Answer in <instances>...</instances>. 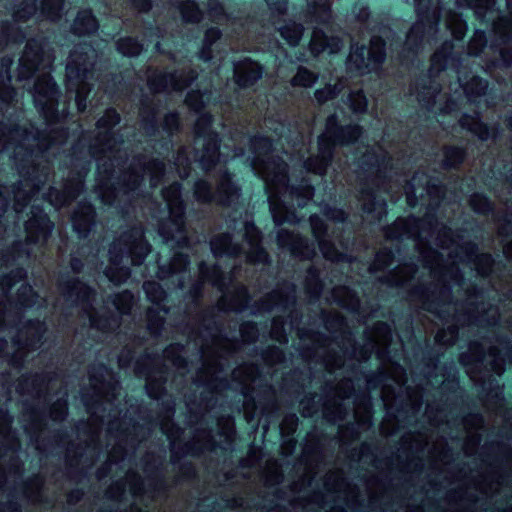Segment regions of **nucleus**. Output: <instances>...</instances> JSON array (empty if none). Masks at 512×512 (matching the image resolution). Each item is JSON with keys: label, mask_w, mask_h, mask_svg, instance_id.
<instances>
[{"label": "nucleus", "mask_w": 512, "mask_h": 512, "mask_svg": "<svg viewBox=\"0 0 512 512\" xmlns=\"http://www.w3.org/2000/svg\"><path fill=\"white\" fill-rule=\"evenodd\" d=\"M65 0H42L38 7L37 0H22L15 5L13 19L15 22H25L39 12L43 19L56 22L63 16Z\"/></svg>", "instance_id": "cd10ccee"}, {"label": "nucleus", "mask_w": 512, "mask_h": 512, "mask_svg": "<svg viewBox=\"0 0 512 512\" xmlns=\"http://www.w3.org/2000/svg\"><path fill=\"white\" fill-rule=\"evenodd\" d=\"M481 460L491 468L492 473L490 479L486 476L483 477L478 483L477 489L487 497L499 495L506 480V473L502 469V461H498V459L490 460L488 455L484 453Z\"/></svg>", "instance_id": "72a5a7b5"}, {"label": "nucleus", "mask_w": 512, "mask_h": 512, "mask_svg": "<svg viewBox=\"0 0 512 512\" xmlns=\"http://www.w3.org/2000/svg\"><path fill=\"white\" fill-rule=\"evenodd\" d=\"M297 287L284 281L276 289L255 301L251 313L254 315L279 310L284 315L272 319L270 337L280 344L288 343L286 326L295 329L299 353L309 366L310 383L320 384L321 394L311 393L301 401L303 417H313L320 410L324 419L332 424L343 421L352 411L353 422L338 427L342 449L359 439L363 432L373 426V409L369 391L355 395L353 406L346 404L355 394V381L365 380L370 375L387 367L394 351L392 327L378 321L366 327L364 343L358 345L347 324L346 318L338 311L317 307L308 315V325L324 324L330 336L313 329L301 327L302 313L297 309Z\"/></svg>", "instance_id": "7ed1b4c3"}, {"label": "nucleus", "mask_w": 512, "mask_h": 512, "mask_svg": "<svg viewBox=\"0 0 512 512\" xmlns=\"http://www.w3.org/2000/svg\"><path fill=\"white\" fill-rule=\"evenodd\" d=\"M311 230L318 247L325 259L331 262H352L344 253L340 252L333 243V237L328 232V226L324 220L317 214H313L309 218Z\"/></svg>", "instance_id": "c756f323"}, {"label": "nucleus", "mask_w": 512, "mask_h": 512, "mask_svg": "<svg viewBox=\"0 0 512 512\" xmlns=\"http://www.w3.org/2000/svg\"><path fill=\"white\" fill-rule=\"evenodd\" d=\"M117 50L129 57L137 56L141 53L143 45L133 37H123L116 42Z\"/></svg>", "instance_id": "603ef678"}, {"label": "nucleus", "mask_w": 512, "mask_h": 512, "mask_svg": "<svg viewBox=\"0 0 512 512\" xmlns=\"http://www.w3.org/2000/svg\"><path fill=\"white\" fill-rule=\"evenodd\" d=\"M143 290L147 299L154 304L147 310V330L144 332L149 333L151 336H159L169 312L166 305L163 304L166 299V292L159 283L152 280L144 282Z\"/></svg>", "instance_id": "bb28decb"}, {"label": "nucleus", "mask_w": 512, "mask_h": 512, "mask_svg": "<svg viewBox=\"0 0 512 512\" xmlns=\"http://www.w3.org/2000/svg\"><path fill=\"white\" fill-rule=\"evenodd\" d=\"M203 279L198 275L188 289V303L183 311L182 319L175 324L177 333L186 337V345L172 343L162 355L151 347L164 335L162 326L159 336L145 333V328L133 329L129 341L118 355L120 368H127L138 354L134 373L144 378L147 394L156 400L166 394V382L170 368L176 375L171 385L184 394L189 412L188 424L193 428L190 440L181 444L184 430L173 422L175 413L174 402L163 401L161 413L156 417L150 416L140 424L116 404L119 395L117 375L104 364H93L89 367V387L81 389V401L89 414L88 419L81 420V426L88 430L85 447L68 441L66 431H57L48 435L47 417L54 422H63L68 415V392L62 379V368L51 361L40 373L22 375L17 380L16 391L23 397L21 422L30 444L41 454L52 453L55 448L66 447L65 463L69 478L73 474H85V469L92 466L93 457L100 447V432L107 425L108 435L115 443L108 454L107 461L97 470L99 480L107 477L113 465L126 470L125 476L112 482L106 490V497L117 506L126 499L127 488L132 498L148 507L159 498L166 499L172 487L196 477V469L191 461H182L184 456L199 457L206 451H214L222 446L215 439L212 427L205 417L210 411H192L188 406V398L201 402L204 386L197 380V372L201 361L194 347L193 337L186 331L185 326L197 331L203 319L201 299L203 295ZM119 508V507H116Z\"/></svg>", "instance_id": "f257e3e1"}, {"label": "nucleus", "mask_w": 512, "mask_h": 512, "mask_svg": "<svg viewBox=\"0 0 512 512\" xmlns=\"http://www.w3.org/2000/svg\"><path fill=\"white\" fill-rule=\"evenodd\" d=\"M299 419L295 413L286 414L280 424V433L283 437L292 436L298 427Z\"/></svg>", "instance_id": "052dcab7"}, {"label": "nucleus", "mask_w": 512, "mask_h": 512, "mask_svg": "<svg viewBox=\"0 0 512 512\" xmlns=\"http://www.w3.org/2000/svg\"><path fill=\"white\" fill-rule=\"evenodd\" d=\"M52 62V55L45 50L43 39L32 38L27 41L18 66V80L29 79L36 71H42L33 86V99L47 125L58 123L63 118L58 110L60 91L50 72L45 71Z\"/></svg>", "instance_id": "ddd939ff"}, {"label": "nucleus", "mask_w": 512, "mask_h": 512, "mask_svg": "<svg viewBox=\"0 0 512 512\" xmlns=\"http://www.w3.org/2000/svg\"><path fill=\"white\" fill-rule=\"evenodd\" d=\"M182 187L174 182L161 191L163 203L151 202L152 217L158 222V231L163 241L171 246L190 248L191 241L185 226V204Z\"/></svg>", "instance_id": "2eb2a0df"}, {"label": "nucleus", "mask_w": 512, "mask_h": 512, "mask_svg": "<svg viewBox=\"0 0 512 512\" xmlns=\"http://www.w3.org/2000/svg\"><path fill=\"white\" fill-rule=\"evenodd\" d=\"M263 67L250 58L234 63L233 79L240 89L252 88L262 77Z\"/></svg>", "instance_id": "473e14b6"}, {"label": "nucleus", "mask_w": 512, "mask_h": 512, "mask_svg": "<svg viewBox=\"0 0 512 512\" xmlns=\"http://www.w3.org/2000/svg\"><path fill=\"white\" fill-rule=\"evenodd\" d=\"M277 243L280 247L286 248L294 257L311 259L316 255V247L313 241L285 228L278 230Z\"/></svg>", "instance_id": "2f4dec72"}, {"label": "nucleus", "mask_w": 512, "mask_h": 512, "mask_svg": "<svg viewBox=\"0 0 512 512\" xmlns=\"http://www.w3.org/2000/svg\"><path fill=\"white\" fill-rule=\"evenodd\" d=\"M12 423L13 417L8 410L0 407V492L6 484L7 473L21 477L23 472V463L18 455L21 444Z\"/></svg>", "instance_id": "4be33fe9"}, {"label": "nucleus", "mask_w": 512, "mask_h": 512, "mask_svg": "<svg viewBox=\"0 0 512 512\" xmlns=\"http://www.w3.org/2000/svg\"><path fill=\"white\" fill-rule=\"evenodd\" d=\"M484 31L477 29L468 44V53L457 50L451 41H445L431 57L428 75L411 87L420 105L434 114H450L465 102L480 108L487 96L488 81L479 76L467 78L470 56H478L486 47Z\"/></svg>", "instance_id": "0eeeda50"}, {"label": "nucleus", "mask_w": 512, "mask_h": 512, "mask_svg": "<svg viewBox=\"0 0 512 512\" xmlns=\"http://www.w3.org/2000/svg\"><path fill=\"white\" fill-rule=\"evenodd\" d=\"M445 25L456 40H461L467 30L466 22L462 19V16L452 10L446 12Z\"/></svg>", "instance_id": "a18cd8bd"}, {"label": "nucleus", "mask_w": 512, "mask_h": 512, "mask_svg": "<svg viewBox=\"0 0 512 512\" xmlns=\"http://www.w3.org/2000/svg\"><path fill=\"white\" fill-rule=\"evenodd\" d=\"M350 109L354 113H364L367 110V98L361 90L351 91L347 96Z\"/></svg>", "instance_id": "bf43d9fd"}, {"label": "nucleus", "mask_w": 512, "mask_h": 512, "mask_svg": "<svg viewBox=\"0 0 512 512\" xmlns=\"http://www.w3.org/2000/svg\"><path fill=\"white\" fill-rule=\"evenodd\" d=\"M179 126L180 122L177 113H168L165 115L162 123V129L167 133L168 137L173 135L174 132L178 131Z\"/></svg>", "instance_id": "e2e57ef3"}, {"label": "nucleus", "mask_w": 512, "mask_h": 512, "mask_svg": "<svg viewBox=\"0 0 512 512\" xmlns=\"http://www.w3.org/2000/svg\"><path fill=\"white\" fill-rule=\"evenodd\" d=\"M120 121L117 110L108 108L97 120L98 132L89 140L87 149L82 146V139L73 147L71 170L62 189L52 190L53 203L63 205L81 194L92 159L97 161L96 189L102 203L114 206L123 214L136 206L145 175H149L151 187L161 183L165 174L163 160L139 154L127 166L128 153L121 148L122 136L113 130Z\"/></svg>", "instance_id": "423d86ee"}, {"label": "nucleus", "mask_w": 512, "mask_h": 512, "mask_svg": "<svg viewBox=\"0 0 512 512\" xmlns=\"http://www.w3.org/2000/svg\"><path fill=\"white\" fill-rule=\"evenodd\" d=\"M417 271L418 265L411 259L409 262L399 264L386 275L379 277L378 282L380 285H386L390 288H406Z\"/></svg>", "instance_id": "c9c22d12"}, {"label": "nucleus", "mask_w": 512, "mask_h": 512, "mask_svg": "<svg viewBox=\"0 0 512 512\" xmlns=\"http://www.w3.org/2000/svg\"><path fill=\"white\" fill-rule=\"evenodd\" d=\"M189 255L182 252H175L167 264L158 262L157 277L160 280H168L173 286L184 289L187 282H191L189 272Z\"/></svg>", "instance_id": "c85d7f7f"}, {"label": "nucleus", "mask_w": 512, "mask_h": 512, "mask_svg": "<svg viewBox=\"0 0 512 512\" xmlns=\"http://www.w3.org/2000/svg\"><path fill=\"white\" fill-rule=\"evenodd\" d=\"M434 353L428 351L423 357L421 374L423 379L415 386L406 385V369L399 363L402 350L396 349L387 367L367 379V390L381 388L380 397L386 410V416L380 425V433L384 437L397 434L401 429L417 423L418 415L423 405V397L429 389H435L432 399H427L424 416L433 428L447 425L448 428H461L467 432L463 442V451L466 457H474L482 442L481 430L485 420L480 413H469L458 417L456 411L459 399L457 370L454 362L443 367L438 366L439 358L443 355L440 346Z\"/></svg>", "instance_id": "39448f33"}, {"label": "nucleus", "mask_w": 512, "mask_h": 512, "mask_svg": "<svg viewBox=\"0 0 512 512\" xmlns=\"http://www.w3.org/2000/svg\"><path fill=\"white\" fill-rule=\"evenodd\" d=\"M429 453L435 458L436 461H439L444 465L451 464L453 460L452 449L446 439H442L441 441L433 444L429 450Z\"/></svg>", "instance_id": "3c124183"}, {"label": "nucleus", "mask_w": 512, "mask_h": 512, "mask_svg": "<svg viewBox=\"0 0 512 512\" xmlns=\"http://www.w3.org/2000/svg\"><path fill=\"white\" fill-rule=\"evenodd\" d=\"M268 11L261 15L248 16L245 22L240 23L239 30H235L238 38L259 44L265 43L263 39L272 31H277L281 37L291 46L298 44L303 26L294 21H285L277 26L278 19L285 15L288 0H265Z\"/></svg>", "instance_id": "f3484780"}, {"label": "nucleus", "mask_w": 512, "mask_h": 512, "mask_svg": "<svg viewBox=\"0 0 512 512\" xmlns=\"http://www.w3.org/2000/svg\"><path fill=\"white\" fill-rule=\"evenodd\" d=\"M198 274L205 282L210 283L221 297L216 305L203 310V319L197 331L185 326L193 337L201 367L196 380L204 386L201 402L188 398V406L192 411H212L218 404L219 397L226 396L228 390H235L243 397L244 417L247 423L255 420L258 406L262 413L279 410L277 391L273 385L261 378V366L258 363L244 362L232 370L231 379L227 371L232 363L237 362L243 344L257 341L258 326L255 322L239 323L231 316V312H243L249 306L251 296L247 287L234 282L219 265L209 266L205 261L198 265Z\"/></svg>", "instance_id": "20e7f679"}, {"label": "nucleus", "mask_w": 512, "mask_h": 512, "mask_svg": "<svg viewBox=\"0 0 512 512\" xmlns=\"http://www.w3.org/2000/svg\"><path fill=\"white\" fill-rule=\"evenodd\" d=\"M385 59V41L379 36H373L370 46H354L349 54V64L358 72L365 73L377 70Z\"/></svg>", "instance_id": "a878e982"}, {"label": "nucleus", "mask_w": 512, "mask_h": 512, "mask_svg": "<svg viewBox=\"0 0 512 512\" xmlns=\"http://www.w3.org/2000/svg\"><path fill=\"white\" fill-rule=\"evenodd\" d=\"M99 260V249L83 245L73 252L70 257V272L61 271L57 278V289L60 299L54 304V309L60 311L63 326H69V318L76 316L80 328H75L72 342L83 339L84 331L88 338L94 341L101 340L98 333H109L120 328L119 315L108 309L99 312L95 306L96 291L89 286L80 275L92 276L103 267Z\"/></svg>", "instance_id": "6e6552de"}, {"label": "nucleus", "mask_w": 512, "mask_h": 512, "mask_svg": "<svg viewBox=\"0 0 512 512\" xmlns=\"http://www.w3.org/2000/svg\"><path fill=\"white\" fill-rule=\"evenodd\" d=\"M443 161L441 167L444 170L458 168L465 159L466 152L464 149L456 146H445L443 151Z\"/></svg>", "instance_id": "49530a36"}, {"label": "nucleus", "mask_w": 512, "mask_h": 512, "mask_svg": "<svg viewBox=\"0 0 512 512\" xmlns=\"http://www.w3.org/2000/svg\"><path fill=\"white\" fill-rule=\"evenodd\" d=\"M159 101L155 95H144L140 100V127L148 137H156L159 133L157 124Z\"/></svg>", "instance_id": "f704fd0d"}, {"label": "nucleus", "mask_w": 512, "mask_h": 512, "mask_svg": "<svg viewBox=\"0 0 512 512\" xmlns=\"http://www.w3.org/2000/svg\"><path fill=\"white\" fill-rule=\"evenodd\" d=\"M191 159L188 155V148L181 146L174 157V165L182 179L187 178L191 172Z\"/></svg>", "instance_id": "864d4df0"}, {"label": "nucleus", "mask_w": 512, "mask_h": 512, "mask_svg": "<svg viewBox=\"0 0 512 512\" xmlns=\"http://www.w3.org/2000/svg\"><path fill=\"white\" fill-rule=\"evenodd\" d=\"M341 89H339L336 85H327L323 89H318L315 91V98L319 104H323L330 99L335 98Z\"/></svg>", "instance_id": "680f3d73"}, {"label": "nucleus", "mask_w": 512, "mask_h": 512, "mask_svg": "<svg viewBox=\"0 0 512 512\" xmlns=\"http://www.w3.org/2000/svg\"><path fill=\"white\" fill-rule=\"evenodd\" d=\"M261 358L268 366H274L285 361V353L281 348L271 345L262 351Z\"/></svg>", "instance_id": "13d9d810"}, {"label": "nucleus", "mask_w": 512, "mask_h": 512, "mask_svg": "<svg viewBox=\"0 0 512 512\" xmlns=\"http://www.w3.org/2000/svg\"><path fill=\"white\" fill-rule=\"evenodd\" d=\"M309 13L311 19L317 23H328L331 18V10L328 2L316 3L314 2Z\"/></svg>", "instance_id": "6e6d98bb"}, {"label": "nucleus", "mask_w": 512, "mask_h": 512, "mask_svg": "<svg viewBox=\"0 0 512 512\" xmlns=\"http://www.w3.org/2000/svg\"><path fill=\"white\" fill-rule=\"evenodd\" d=\"M431 429L422 431H408L400 439V446L405 455L396 453V455L387 456L380 459L376 453V447L369 442H362L358 448H352L348 451L347 457L356 463L367 464L376 470L386 471L391 474L395 464L399 472L407 476L406 482L410 483L413 476H419L423 473L425 467L424 456L430 446Z\"/></svg>", "instance_id": "f8f14e48"}, {"label": "nucleus", "mask_w": 512, "mask_h": 512, "mask_svg": "<svg viewBox=\"0 0 512 512\" xmlns=\"http://www.w3.org/2000/svg\"><path fill=\"white\" fill-rule=\"evenodd\" d=\"M150 251L151 245L145 239L142 224L133 226L110 245L105 276L120 285L130 277V265H141Z\"/></svg>", "instance_id": "dca6fc26"}, {"label": "nucleus", "mask_w": 512, "mask_h": 512, "mask_svg": "<svg viewBox=\"0 0 512 512\" xmlns=\"http://www.w3.org/2000/svg\"><path fill=\"white\" fill-rule=\"evenodd\" d=\"M322 212L326 218L337 223H343L347 217L346 213L342 209L331 207L329 205H325Z\"/></svg>", "instance_id": "0e129e2a"}, {"label": "nucleus", "mask_w": 512, "mask_h": 512, "mask_svg": "<svg viewBox=\"0 0 512 512\" xmlns=\"http://www.w3.org/2000/svg\"><path fill=\"white\" fill-rule=\"evenodd\" d=\"M355 189L370 222H380L386 215V202L378 192L389 194L392 201L404 194L411 207L427 205L423 218H398L384 229L385 238L395 246V251L392 247L380 248L368 271L373 274L389 267L396 253L400 255L399 244L411 241L417 260L432 280L410 288L409 303L447 324L437 332L436 344L453 346L460 328H467L475 337L468 351L459 355V362L480 388L487 410L501 414L503 386L496 376L504 373L506 362L512 364V341L501 329L512 334V316L502 325L498 307L486 306L482 288L466 282L459 264L468 265L478 276L488 279L491 288L506 300H512L511 269L495 262L491 254L479 253L477 243L463 240L462 230L440 225L436 210L445 195L442 180L421 170L408 180L404 168L399 163L395 165L381 145L366 146L358 158Z\"/></svg>", "instance_id": "f03ea898"}, {"label": "nucleus", "mask_w": 512, "mask_h": 512, "mask_svg": "<svg viewBox=\"0 0 512 512\" xmlns=\"http://www.w3.org/2000/svg\"><path fill=\"white\" fill-rule=\"evenodd\" d=\"M495 196L504 205V211H495L493 203L481 193H474L469 199L471 208L478 214H492L493 221L497 225L498 235L507 238L512 235V190L504 192L495 191Z\"/></svg>", "instance_id": "b1692460"}, {"label": "nucleus", "mask_w": 512, "mask_h": 512, "mask_svg": "<svg viewBox=\"0 0 512 512\" xmlns=\"http://www.w3.org/2000/svg\"><path fill=\"white\" fill-rule=\"evenodd\" d=\"M95 209L92 204L88 202H79L75 208L71 220L74 230L78 233L80 238L85 239L92 227L95 225Z\"/></svg>", "instance_id": "e433bc0d"}, {"label": "nucleus", "mask_w": 512, "mask_h": 512, "mask_svg": "<svg viewBox=\"0 0 512 512\" xmlns=\"http://www.w3.org/2000/svg\"><path fill=\"white\" fill-rule=\"evenodd\" d=\"M249 145L253 154L250 165L264 180L275 224L297 222L296 208L304 207L314 195L310 180L303 177L299 184H289L288 165L281 157L272 155L270 138L255 135L249 139Z\"/></svg>", "instance_id": "1a4fd4ad"}, {"label": "nucleus", "mask_w": 512, "mask_h": 512, "mask_svg": "<svg viewBox=\"0 0 512 512\" xmlns=\"http://www.w3.org/2000/svg\"><path fill=\"white\" fill-rule=\"evenodd\" d=\"M97 61L96 49L87 42L79 43L69 55L66 64V90L69 99L75 98L78 112L87 108L86 99L91 92Z\"/></svg>", "instance_id": "a211bd4d"}, {"label": "nucleus", "mask_w": 512, "mask_h": 512, "mask_svg": "<svg viewBox=\"0 0 512 512\" xmlns=\"http://www.w3.org/2000/svg\"><path fill=\"white\" fill-rule=\"evenodd\" d=\"M459 124L463 129L468 130L481 141H487L492 137L496 142V132H491L489 127L480 120L479 112H476L475 115L463 114L459 119Z\"/></svg>", "instance_id": "58836bf2"}, {"label": "nucleus", "mask_w": 512, "mask_h": 512, "mask_svg": "<svg viewBox=\"0 0 512 512\" xmlns=\"http://www.w3.org/2000/svg\"><path fill=\"white\" fill-rule=\"evenodd\" d=\"M212 115L201 114L194 127V161L198 162L205 172H210L219 165L213 175L214 187L205 179L194 184V197L199 203L216 204L223 207L234 205L240 197V187L233 181V175L220 165L219 136L211 130Z\"/></svg>", "instance_id": "9d476101"}, {"label": "nucleus", "mask_w": 512, "mask_h": 512, "mask_svg": "<svg viewBox=\"0 0 512 512\" xmlns=\"http://www.w3.org/2000/svg\"><path fill=\"white\" fill-rule=\"evenodd\" d=\"M318 76L306 67H299L297 73L291 80L293 86L311 87L317 80Z\"/></svg>", "instance_id": "4d7b16f0"}, {"label": "nucleus", "mask_w": 512, "mask_h": 512, "mask_svg": "<svg viewBox=\"0 0 512 512\" xmlns=\"http://www.w3.org/2000/svg\"><path fill=\"white\" fill-rule=\"evenodd\" d=\"M363 481L368 488V504L359 486L347 478L342 468L331 469L323 478L325 491H313L311 503L316 512H386L388 505H380L387 492L381 476L371 472Z\"/></svg>", "instance_id": "9b49d317"}, {"label": "nucleus", "mask_w": 512, "mask_h": 512, "mask_svg": "<svg viewBox=\"0 0 512 512\" xmlns=\"http://www.w3.org/2000/svg\"><path fill=\"white\" fill-rule=\"evenodd\" d=\"M211 91L202 92L200 90H192L188 92L185 102L195 112L200 113L209 101Z\"/></svg>", "instance_id": "5fc2aeb1"}, {"label": "nucleus", "mask_w": 512, "mask_h": 512, "mask_svg": "<svg viewBox=\"0 0 512 512\" xmlns=\"http://www.w3.org/2000/svg\"><path fill=\"white\" fill-rule=\"evenodd\" d=\"M359 125H340L336 114L326 120V129L318 137V153L308 157L304 162L306 172L324 175L332 162L334 150L338 145L355 143L362 135Z\"/></svg>", "instance_id": "6ab92c4d"}, {"label": "nucleus", "mask_w": 512, "mask_h": 512, "mask_svg": "<svg viewBox=\"0 0 512 512\" xmlns=\"http://www.w3.org/2000/svg\"><path fill=\"white\" fill-rule=\"evenodd\" d=\"M26 38L25 33L15 24L8 21L2 22L0 25V51H2L9 43H22Z\"/></svg>", "instance_id": "37998d69"}, {"label": "nucleus", "mask_w": 512, "mask_h": 512, "mask_svg": "<svg viewBox=\"0 0 512 512\" xmlns=\"http://www.w3.org/2000/svg\"><path fill=\"white\" fill-rule=\"evenodd\" d=\"M221 37V31L216 27H211L207 29L203 41V46L199 52V58L204 61L211 60L213 56L212 46L219 40Z\"/></svg>", "instance_id": "8fccbe9b"}, {"label": "nucleus", "mask_w": 512, "mask_h": 512, "mask_svg": "<svg viewBox=\"0 0 512 512\" xmlns=\"http://www.w3.org/2000/svg\"><path fill=\"white\" fill-rule=\"evenodd\" d=\"M459 6L474 11L475 17L482 23L492 26L496 36L490 45L491 56L487 60L488 68H509L512 66V0H505L509 15H502L496 0H456Z\"/></svg>", "instance_id": "4468645a"}, {"label": "nucleus", "mask_w": 512, "mask_h": 512, "mask_svg": "<svg viewBox=\"0 0 512 512\" xmlns=\"http://www.w3.org/2000/svg\"><path fill=\"white\" fill-rule=\"evenodd\" d=\"M304 288L310 298V303L315 304L322 293L323 283L320 279V271L314 265H310L307 269Z\"/></svg>", "instance_id": "79ce46f5"}, {"label": "nucleus", "mask_w": 512, "mask_h": 512, "mask_svg": "<svg viewBox=\"0 0 512 512\" xmlns=\"http://www.w3.org/2000/svg\"><path fill=\"white\" fill-rule=\"evenodd\" d=\"M98 28V20L90 9L80 10L72 24V32L79 36L92 35Z\"/></svg>", "instance_id": "ea45409f"}, {"label": "nucleus", "mask_w": 512, "mask_h": 512, "mask_svg": "<svg viewBox=\"0 0 512 512\" xmlns=\"http://www.w3.org/2000/svg\"><path fill=\"white\" fill-rule=\"evenodd\" d=\"M239 233H241V243L236 242L234 235L228 232L213 236L210 240V248L213 255L215 257L222 255L238 257L244 255L248 263H268L269 255L261 246V233L254 223L250 221L241 222Z\"/></svg>", "instance_id": "aec40b11"}, {"label": "nucleus", "mask_w": 512, "mask_h": 512, "mask_svg": "<svg viewBox=\"0 0 512 512\" xmlns=\"http://www.w3.org/2000/svg\"><path fill=\"white\" fill-rule=\"evenodd\" d=\"M45 482V477L40 473L26 479L22 486L24 498L32 504L53 505L54 501L44 494Z\"/></svg>", "instance_id": "4c0bfd02"}, {"label": "nucleus", "mask_w": 512, "mask_h": 512, "mask_svg": "<svg viewBox=\"0 0 512 512\" xmlns=\"http://www.w3.org/2000/svg\"><path fill=\"white\" fill-rule=\"evenodd\" d=\"M196 70H173L170 72L153 69L147 70V84L153 93L165 92L169 89L182 91L197 78Z\"/></svg>", "instance_id": "393cba45"}, {"label": "nucleus", "mask_w": 512, "mask_h": 512, "mask_svg": "<svg viewBox=\"0 0 512 512\" xmlns=\"http://www.w3.org/2000/svg\"><path fill=\"white\" fill-rule=\"evenodd\" d=\"M216 426L220 442L225 445H231L235 437V424L231 416H215Z\"/></svg>", "instance_id": "c03bdc74"}, {"label": "nucleus", "mask_w": 512, "mask_h": 512, "mask_svg": "<svg viewBox=\"0 0 512 512\" xmlns=\"http://www.w3.org/2000/svg\"><path fill=\"white\" fill-rule=\"evenodd\" d=\"M418 21L411 27L406 35L403 45L404 57L415 55L422 47L423 41L435 34L441 19V10L438 0H413Z\"/></svg>", "instance_id": "5701e85b"}, {"label": "nucleus", "mask_w": 512, "mask_h": 512, "mask_svg": "<svg viewBox=\"0 0 512 512\" xmlns=\"http://www.w3.org/2000/svg\"><path fill=\"white\" fill-rule=\"evenodd\" d=\"M284 479V474L280 466L277 464L268 465L263 471V481L265 487L274 489L275 493L271 499H266L264 496L258 495L256 499L249 501L242 495L225 500L226 507L230 509L243 508L247 512H290L289 508L278 503L281 498L280 491L276 488ZM302 499L301 512H316V507L311 503V495ZM196 512H200L198 509Z\"/></svg>", "instance_id": "412c9836"}, {"label": "nucleus", "mask_w": 512, "mask_h": 512, "mask_svg": "<svg viewBox=\"0 0 512 512\" xmlns=\"http://www.w3.org/2000/svg\"><path fill=\"white\" fill-rule=\"evenodd\" d=\"M178 5L182 18L186 22L198 23L202 19V12L193 0H173Z\"/></svg>", "instance_id": "de8ad7c7"}, {"label": "nucleus", "mask_w": 512, "mask_h": 512, "mask_svg": "<svg viewBox=\"0 0 512 512\" xmlns=\"http://www.w3.org/2000/svg\"><path fill=\"white\" fill-rule=\"evenodd\" d=\"M100 512H147V511L142 510L141 508H139L137 506V504L135 502H133L129 505V509L122 510L120 508H110V509L102 508L100 510Z\"/></svg>", "instance_id": "774afa93"}, {"label": "nucleus", "mask_w": 512, "mask_h": 512, "mask_svg": "<svg viewBox=\"0 0 512 512\" xmlns=\"http://www.w3.org/2000/svg\"><path fill=\"white\" fill-rule=\"evenodd\" d=\"M328 303H335L343 309L356 313L361 322L365 323L378 310L379 306L371 308L367 312L361 307L360 298L356 291L350 289L346 285L335 286L330 295L326 298Z\"/></svg>", "instance_id": "7c9ffc66"}, {"label": "nucleus", "mask_w": 512, "mask_h": 512, "mask_svg": "<svg viewBox=\"0 0 512 512\" xmlns=\"http://www.w3.org/2000/svg\"><path fill=\"white\" fill-rule=\"evenodd\" d=\"M309 46L314 55H318L325 50H329L333 53L338 50V39L330 38L323 30L315 28L313 30Z\"/></svg>", "instance_id": "a19ab883"}, {"label": "nucleus", "mask_w": 512, "mask_h": 512, "mask_svg": "<svg viewBox=\"0 0 512 512\" xmlns=\"http://www.w3.org/2000/svg\"><path fill=\"white\" fill-rule=\"evenodd\" d=\"M0 512H22V507L18 501L8 500L0 503Z\"/></svg>", "instance_id": "69168bd1"}, {"label": "nucleus", "mask_w": 512, "mask_h": 512, "mask_svg": "<svg viewBox=\"0 0 512 512\" xmlns=\"http://www.w3.org/2000/svg\"><path fill=\"white\" fill-rule=\"evenodd\" d=\"M83 496L84 491L82 489H73L67 494V503L69 505H75L83 498Z\"/></svg>", "instance_id": "338daca9"}, {"label": "nucleus", "mask_w": 512, "mask_h": 512, "mask_svg": "<svg viewBox=\"0 0 512 512\" xmlns=\"http://www.w3.org/2000/svg\"><path fill=\"white\" fill-rule=\"evenodd\" d=\"M111 303L116 308L117 312L122 316H130L131 310L134 305V296L128 291H122L111 297Z\"/></svg>", "instance_id": "09e8293b"}]
</instances>
